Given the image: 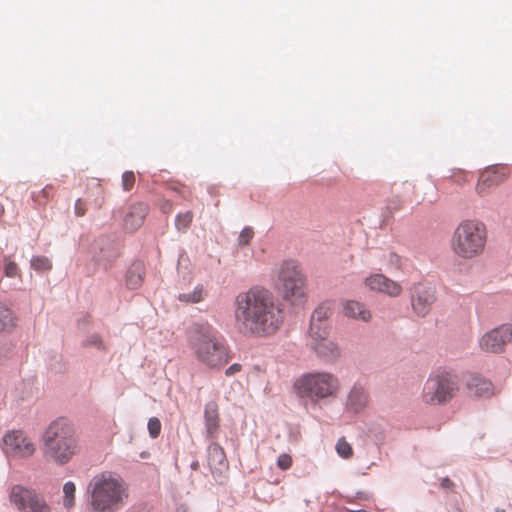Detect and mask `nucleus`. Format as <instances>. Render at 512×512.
Segmentation results:
<instances>
[{
  "mask_svg": "<svg viewBox=\"0 0 512 512\" xmlns=\"http://www.w3.org/2000/svg\"><path fill=\"white\" fill-rule=\"evenodd\" d=\"M235 319L248 334L268 336L282 326L285 313L282 304L267 288L254 286L235 298Z\"/></svg>",
  "mask_w": 512,
  "mask_h": 512,
  "instance_id": "obj_1",
  "label": "nucleus"
},
{
  "mask_svg": "<svg viewBox=\"0 0 512 512\" xmlns=\"http://www.w3.org/2000/svg\"><path fill=\"white\" fill-rule=\"evenodd\" d=\"M87 505L90 512H119L129 498V486L117 473L96 474L87 485Z\"/></svg>",
  "mask_w": 512,
  "mask_h": 512,
  "instance_id": "obj_2",
  "label": "nucleus"
},
{
  "mask_svg": "<svg viewBox=\"0 0 512 512\" xmlns=\"http://www.w3.org/2000/svg\"><path fill=\"white\" fill-rule=\"evenodd\" d=\"M43 454L57 465L69 463L80 452L75 425L67 418L52 421L42 436Z\"/></svg>",
  "mask_w": 512,
  "mask_h": 512,
  "instance_id": "obj_3",
  "label": "nucleus"
},
{
  "mask_svg": "<svg viewBox=\"0 0 512 512\" xmlns=\"http://www.w3.org/2000/svg\"><path fill=\"white\" fill-rule=\"evenodd\" d=\"M189 343L197 360L210 368H220L230 359L227 347L209 324L195 325L190 331Z\"/></svg>",
  "mask_w": 512,
  "mask_h": 512,
  "instance_id": "obj_4",
  "label": "nucleus"
},
{
  "mask_svg": "<svg viewBox=\"0 0 512 512\" xmlns=\"http://www.w3.org/2000/svg\"><path fill=\"white\" fill-rule=\"evenodd\" d=\"M487 237V228L482 221L465 219L454 229L450 239V248L458 258L471 260L483 254Z\"/></svg>",
  "mask_w": 512,
  "mask_h": 512,
  "instance_id": "obj_5",
  "label": "nucleus"
},
{
  "mask_svg": "<svg viewBox=\"0 0 512 512\" xmlns=\"http://www.w3.org/2000/svg\"><path fill=\"white\" fill-rule=\"evenodd\" d=\"M275 288L282 299L291 304L302 303L307 295V278L294 260L281 262L276 270Z\"/></svg>",
  "mask_w": 512,
  "mask_h": 512,
  "instance_id": "obj_6",
  "label": "nucleus"
},
{
  "mask_svg": "<svg viewBox=\"0 0 512 512\" xmlns=\"http://www.w3.org/2000/svg\"><path fill=\"white\" fill-rule=\"evenodd\" d=\"M296 394L312 402L336 397L340 390V382L336 375L315 371L303 374L294 383Z\"/></svg>",
  "mask_w": 512,
  "mask_h": 512,
  "instance_id": "obj_7",
  "label": "nucleus"
},
{
  "mask_svg": "<svg viewBox=\"0 0 512 512\" xmlns=\"http://www.w3.org/2000/svg\"><path fill=\"white\" fill-rule=\"evenodd\" d=\"M458 376L448 371H438L430 375L424 384L422 399L429 405H445L459 392Z\"/></svg>",
  "mask_w": 512,
  "mask_h": 512,
  "instance_id": "obj_8",
  "label": "nucleus"
},
{
  "mask_svg": "<svg viewBox=\"0 0 512 512\" xmlns=\"http://www.w3.org/2000/svg\"><path fill=\"white\" fill-rule=\"evenodd\" d=\"M9 501L18 512H52L43 495L20 484L10 487Z\"/></svg>",
  "mask_w": 512,
  "mask_h": 512,
  "instance_id": "obj_9",
  "label": "nucleus"
},
{
  "mask_svg": "<svg viewBox=\"0 0 512 512\" xmlns=\"http://www.w3.org/2000/svg\"><path fill=\"white\" fill-rule=\"evenodd\" d=\"M2 450L7 457L26 459L35 453L36 445L23 430H10L3 435Z\"/></svg>",
  "mask_w": 512,
  "mask_h": 512,
  "instance_id": "obj_10",
  "label": "nucleus"
},
{
  "mask_svg": "<svg viewBox=\"0 0 512 512\" xmlns=\"http://www.w3.org/2000/svg\"><path fill=\"white\" fill-rule=\"evenodd\" d=\"M512 341L511 324H502L486 332L479 340L480 348L489 353H502Z\"/></svg>",
  "mask_w": 512,
  "mask_h": 512,
  "instance_id": "obj_11",
  "label": "nucleus"
},
{
  "mask_svg": "<svg viewBox=\"0 0 512 512\" xmlns=\"http://www.w3.org/2000/svg\"><path fill=\"white\" fill-rule=\"evenodd\" d=\"M509 175L510 170L506 165H494L486 168L478 178L475 188L477 194L481 197L489 195L494 188L506 181Z\"/></svg>",
  "mask_w": 512,
  "mask_h": 512,
  "instance_id": "obj_12",
  "label": "nucleus"
},
{
  "mask_svg": "<svg viewBox=\"0 0 512 512\" xmlns=\"http://www.w3.org/2000/svg\"><path fill=\"white\" fill-rule=\"evenodd\" d=\"M207 462L214 480L224 484L228 479L229 463L224 449L218 443L209 445Z\"/></svg>",
  "mask_w": 512,
  "mask_h": 512,
  "instance_id": "obj_13",
  "label": "nucleus"
},
{
  "mask_svg": "<svg viewBox=\"0 0 512 512\" xmlns=\"http://www.w3.org/2000/svg\"><path fill=\"white\" fill-rule=\"evenodd\" d=\"M435 300V289L432 286L418 283L411 288V305L418 316H426Z\"/></svg>",
  "mask_w": 512,
  "mask_h": 512,
  "instance_id": "obj_14",
  "label": "nucleus"
},
{
  "mask_svg": "<svg viewBox=\"0 0 512 512\" xmlns=\"http://www.w3.org/2000/svg\"><path fill=\"white\" fill-rule=\"evenodd\" d=\"M309 345L318 354V356L333 360L339 356L338 346L328 337V330L320 329L313 330V333H309Z\"/></svg>",
  "mask_w": 512,
  "mask_h": 512,
  "instance_id": "obj_15",
  "label": "nucleus"
},
{
  "mask_svg": "<svg viewBox=\"0 0 512 512\" xmlns=\"http://www.w3.org/2000/svg\"><path fill=\"white\" fill-rule=\"evenodd\" d=\"M147 214V204L139 202L130 205L123 219L125 229L131 232L139 229L143 225Z\"/></svg>",
  "mask_w": 512,
  "mask_h": 512,
  "instance_id": "obj_16",
  "label": "nucleus"
},
{
  "mask_svg": "<svg viewBox=\"0 0 512 512\" xmlns=\"http://www.w3.org/2000/svg\"><path fill=\"white\" fill-rule=\"evenodd\" d=\"M465 385L471 393L479 397H491L495 394L493 383L479 374L468 375Z\"/></svg>",
  "mask_w": 512,
  "mask_h": 512,
  "instance_id": "obj_17",
  "label": "nucleus"
},
{
  "mask_svg": "<svg viewBox=\"0 0 512 512\" xmlns=\"http://www.w3.org/2000/svg\"><path fill=\"white\" fill-rule=\"evenodd\" d=\"M204 421L207 437L217 438L220 428L219 406L216 401L206 403L204 408Z\"/></svg>",
  "mask_w": 512,
  "mask_h": 512,
  "instance_id": "obj_18",
  "label": "nucleus"
},
{
  "mask_svg": "<svg viewBox=\"0 0 512 512\" xmlns=\"http://www.w3.org/2000/svg\"><path fill=\"white\" fill-rule=\"evenodd\" d=\"M343 313L345 316L368 322L371 319L370 311L361 302L347 300L343 302Z\"/></svg>",
  "mask_w": 512,
  "mask_h": 512,
  "instance_id": "obj_19",
  "label": "nucleus"
},
{
  "mask_svg": "<svg viewBox=\"0 0 512 512\" xmlns=\"http://www.w3.org/2000/svg\"><path fill=\"white\" fill-rule=\"evenodd\" d=\"M368 403V395L360 386H354L347 399V407L357 413L363 410Z\"/></svg>",
  "mask_w": 512,
  "mask_h": 512,
  "instance_id": "obj_20",
  "label": "nucleus"
},
{
  "mask_svg": "<svg viewBox=\"0 0 512 512\" xmlns=\"http://www.w3.org/2000/svg\"><path fill=\"white\" fill-rule=\"evenodd\" d=\"M330 315L331 310L329 307L321 305L316 308L311 316L309 333H313V328H315V330H318V328L328 330L326 320L330 317Z\"/></svg>",
  "mask_w": 512,
  "mask_h": 512,
  "instance_id": "obj_21",
  "label": "nucleus"
},
{
  "mask_svg": "<svg viewBox=\"0 0 512 512\" xmlns=\"http://www.w3.org/2000/svg\"><path fill=\"white\" fill-rule=\"evenodd\" d=\"M144 279V267L140 263H135L127 272L126 285L129 289L139 288Z\"/></svg>",
  "mask_w": 512,
  "mask_h": 512,
  "instance_id": "obj_22",
  "label": "nucleus"
},
{
  "mask_svg": "<svg viewBox=\"0 0 512 512\" xmlns=\"http://www.w3.org/2000/svg\"><path fill=\"white\" fill-rule=\"evenodd\" d=\"M207 293L203 285H197L192 292L180 293L178 300L186 304L199 303L206 297Z\"/></svg>",
  "mask_w": 512,
  "mask_h": 512,
  "instance_id": "obj_23",
  "label": "nucleus"
},
{
  "mask_svg": "<svg viewBox=\"0 0 512 512\" xmlns=\"http://www.w3.org/2000/svg\"><path fill=\"white\" fill-rule=\"evenodd\" d=\"M55 195V187L51 184L46 185L38 192H33L32 200L38 205H46L50 199Z\"/></svg>",
  "mask_w": 512,
  "mask_h": 512,
  "instance_id": "obj_24",
  "label": "nucleus"
},
{
  "mask_svg": "<svg viewBox=\"0 0 512 512\" xmlns=\"http://www.w3.org/2000/svg\"><path fill=\"white\" fill-rule=\"evenodd\" d=\"M76 486L74 482L68 481L63 486V506L70 510L75 505Z\"/></svg>",
  "mask_w": 512,
  "mask_h": 512,
  "instance_id": "obj_25",
  "label": "nucleus"
},
{
  "mask_svg": "<svg viewBox=\"0 0 512 512\" xmlns=\"http://www.w3.org/2000/svg\"><path fill=\"white\" fill-rule=\"evenodd\" d=\"M384 283L382 284V288L380 290L381 293H384L390 297H398L402 293V287L399 283L387 278L384 276Z\"/></svg>",
  "mask_w": 512,
  "mask_h": 512,
  "instance_id": "obj_26",
  "label": "nucleus"
},
{
  "mask_svg": "<svg viewBox=\"0 0 512 512\" xmlns=\"http://www.w3.org/2000/svg\"><path fill=\"white\" fill-rule=\"evenodd\" d=\"M14 324L13 312L4 306H0V332L12 328Z\"/></svg>",
  "mask_w": 512,
  "mask_h": 512,
  "instance_id": "obj_27",
  "label": "nucleus"
},
{
  "mask_svg": "<svg viewBox=\"0 0 512 512\" xmlns=\"http://www.w3.org/2000/svg\"><path fill=\"white\" fill-rule=\"evenodd\" d=\"M3 272L8 278L21 277L17 263L10 256L3 258Z\"/></svg>",
  "mask_w": 512,
  "mask_h": 512,
  "instance_id": "obj_28",
  "label": "nucleus"
},
{
  "mask_svg": "<svg viewBox=\"0 0 512 512\" xmlns=\"http://www.w3.org/2000/svg\"><path fill=\"white\" fill-rule=\"evenodd\" d=\"M470 180L469 173L458 169L452 172L450 176L443 180V185H446L449 182L456 183L457 185H463L464 183Z\"/></svg>",
  "mask_w": 512,
  "mask_h": 512,
  "instance_id": "obj_29",
  "label": "nucleus"
},
{
  "mask_svg": "<svg viewBox=\"0 0 512 512\" xmlns=\"http://www.w3.org/2000/svg\"><path fill=\"white\" fill-rule=\"evenodd\" d=\"M193 220V213L191 211H187L185 213H180L176 217V228L179 231H185L189 228L191 222Z\"/></svg>",
  "mask_w": 512,
  "mask_h": 512,
  "instance_id": "obj_30",
  "label": "nucleus"
},
{
  "mask_svg": "<svg viewBox=\"0 0 512 512\" xmlns=\"http://www.w3.org/2000/svg\"><path fill=\"white\" fill-rule=\"evenodd\" d=\"M31 267L37 271H48L52 268V263L45 256H35L31 260Z\"/></svg>",
  "mask_w": 512,
  "mask_h": 512,
  "instance_id": "obj_31",
  "label": "nucleus"
},
{
  "mask_svg": "<svg viewBox=\"0 0 512 512\" xmlns=\"http://www.w3.org/2000/svg\"><path fill=\"white\" fill-rule=\"evenodd\" d=\"M384 275L383 274H374L365 279V285L374 291L380 292L382 288V284L384 283Z\"/></svg>",
  "mask_w": 512,
  "mask_h": 512,
  "instance_id": "obj_32",
  "label": "nucleus"
},
{
  "mask_svg": "<svg viewBox=\"0 0 512 512\" xmlns=\"http://www.w3.org/2000/svg\"><path fill=\"white\" fill-rule=\"evenodd\" d=\"M336 451L342 458L345 459L350 458L353 453L351 445L344 438L338 440L336 444Z\"/></svg>",
  "mask_w": 512,
  "mask_h": 512,
  "instance_id": "obj_33",
  "label": "nucleus"
},
{
  "mask_svg": "<svg viewBox=\"0 0 512 512\" xmlns=\"http://www.w3.org/2000/svg\"><path fill=\"white\" fill-rule=\"evenodd\" d=\"M135 184V174L133 171H125L122 175V187L125 191H130Z\"/></svg>",
  "mask_w": 512,
  "mask_h": 512,
  "instance_id": "obj_34",
  "label": "nucleus"
},
{
  "mask_svg": "<svg viewBox=\"0 0 512 512\" xmlns=\"http://www.w3.org/2000/svg\"><path fill=\"white\" fill-rule=\"evenodd\" d=\"M148 430L152 438H156L161 431V422L158 418H150L148 421Z\"/></svg>",
  "mask_w": 512,
  "mask_h": 512,
  "instance_id": "obj_35",
  "label": "nucleus"
},
{
  "mask_svg": "<svg viewBox=\"0 0 512 512\" xmlns=\"http://www.w3.org/2000/svg\"><path fill=\"white\" fill-rule=\"evenodd\" d=\"M254 236V231L251 227H245L238 238L239 245H248Z\"/></svg>",
  "mask_w": 512,
  "mask_h": 512,
  "instance_id": "obj_36",
  "label": "nucleus"
},
{
  "mask_svg": "<svg viewBox=\"0 0 512 512\" xmlns=\"http://www.w3.org/2000/svg\"><path fill=\"white\" fill-rule=\"evenodd\" d=\"M292 465V457L289 454L283 453L277 459V466L281 470H288Z\"/></svg>",
  "mask_w": 512,
  "mask_h": 512,
  "instance_id": "obj_37",
  "label": "nucleus"
},
{
  "mask_svg": "<svg viewBox=\"0 0 512 512\" xmlns=\"http://www.w3.org/2000/svg\"><path fill=\"white\" fill-rule=\"evenodd\" d=\"M384 260L391 267L398 268L401 265L400 256L394 252H389L386 255H384Z\"/></svg>",
  "mask_w": 512,
  "mask_h": 512,
  "instance_id": "obj_38",
  "label": "nucleus"
},
{
  "mask_svg": "<svg viewBox=\"0 0 512 512\" xmlns=\"http://www.w3.org/2000/svg\"><path fill=\"white\" fill-rule=\"evenodd\" d=\"M74 210H75L76 216H78V217L84 216L87 212L86 202L81 198L77 199L75 202Z\"/></svg>",
  "mask_w": 512,
  "mask_h": 512,
  "instance_id": "obj_39",
  "label": "nucleus"
},
{
  "mask_svg": "<svg viewBox=\"0 0 512 512\" xmlns=\"http://www.w3.org/2000/svg\"><path fill=\"white\" fill-rule=\"evenodd\" d=\"M241 368H242V367H241V365H240V364L235 363V364H233V365H231L230 367H228V368H227V370L225 371V374H226L227 376H231V375H233V374H235V373L239 372V371L241 370Z\"/></svg>",
  "mask_w": 512,
  "mask_h": 512,
  "instance_id": "obj_40",
  "label": "nucleus"
},
{
  "mask_svg": "<svg viewBox=\"0 0 512 512\" xmlns=\"http://www.w3.org/2000/svg\"><path fill=\"white\" fill-rule=\"evenodd\" d=\"M441 486L443 488L449 489V488H451L453 486V483H452V481L449 478H443L441 480Z\"/></svg>",
  "mask_w": 512,
  "mask_h": 512,
  "instance_id": "obj_41",
  "label": "nucleus"
},
{
  "mask_svg": "<svg viewBox=\"0 0 512 512\" xmlns=\"http://www.w3.org/2000/svg\"><path fill=\"white\" fill-rule=\"evenodd\" d=\"M191 468H192L193 470H198V469H199V462H198L197 460L193 461V462L191 463Z\"/></svg>",
  "mask_w": 512,
  "mask_h": 512,
  "instance_id": "obj_42",
  "label": "nucleus"
},
{
  "mask_svg": "<svg viewBox=\"0 0 512 512\" xmlns=\"http://www.w3.org/2000/svg\"><path fill=\"white\" fill-rule=\"evenodd\" d=\"M5 212V208L3 205H0V216H2Z\"/></svg>",
  "mask_w": 512,
  "mask_h": 512,
  "instance_id": "obj_43",
  "label": "nucleus"
},
{
  "mask_svg": "<svg viewBox=\"0 0 512 512\" xmlns=\"http://www.w3.org/2000/svg\"><path fill=\"white\" fill-rule=\"evenodd\" d=\"M341 512H366V511H350V510H343Z\"/></svg>",
  "mask_w": 512,
  "mask_h": 512,
  "instance_id": "obj_44",
  "label": "nucleus"
}]
</instances>
